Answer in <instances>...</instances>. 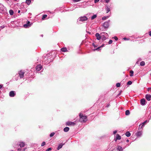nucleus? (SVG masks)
Segmentation results:
<instances>
[{
  "instance_id": "nucleus-28",
  "label": "nucleus",
  "mask_w": 151,
  "mask_h": 151,
  "mask_svg": "<svg viewBox=\"0 0 151 151\" xmlns=\"http://www.w3.org/2000/svg\"><path fill=\"white\" fill-rule=\"evenodd\" d=\"M97 17L96 14H94L91 17V19L93 20Z\"/></svg>"
},
{
  "instance_id": "nucleus-11",
  "label": "nucleus",
  "mask_w": 151,
  "mask_h": 151,
  "mask_svg": "<svg viewBox=\"0 0 151 151\" xmlns=\"http://www.w3.org/2000/svg\"><path fill=\"white\" fill-rule=\"evenodd\" d=\"M124 149V148H123L121 146L119 145L117 146L116 149V150L118 151H123V150Z\"/></svg>"
},
{
  "instance_id": "nucleus-9",
  "label": "nucleus",
  "mask_w": 151,
  "mask_h": 151,
  "mask_svg": "<svg viewBox=\"0 0 151 151\" xmlns=\"http://www.w3.org/2000/svg\"><path fill=\"white\" fill-rule=\"evenodd\" d=\"M95 36L96 39L98 40H100L101 39V35H100L99 33H97L96 34Z\"/></svg>"
},
{
  "instance_id": "nucleus-39",
  "label": "nucleus",
  "mask_w": 151,
  "mask_h": 151,
  "mask_svg": "<svg viewBox=\"0 0 151 151\" xmlns=\"http://www.w3.org/2000/svg\"><path fill=\"white\" fill-rule=\"evenodd\" d=\"M113 38H114L115 39V40L116 41H117L118 40V38L116 36L114 37Z\"/></svg>"
},
{
  "instance_id": "nucleus-16",
  "label": "nucleus",
  "mask_w": 151,
  "mask_h": 151,
  "mask_svg": "<svg viewBox=\"0 0 151 151\" xmlns=\"http://www.w3.org/2000/svg\"><path fill=\"white\" fill-rule=\"evenodd\" d=\"M4 9V6L3 4L0 3V12H2Z\"/></svg>"
},
{
  "instance_id": "nucleus-3",
  "label": "nucleus",
  "mask_w": 151,
  "mask_h": 151,
  "mask_svg": "<svg viewBox=\"0 0 151 151\" xmlns=\"http://www.w3.org/2000/svg\"><path fill=\"white\" fill-rule=\"evenodd\" d=\"M101 39L102 40L104 41L106 40L108 37V34L106 33L103 32L101 33Z\"/></svg>"
},
{
  "instance_id": "nucleus-37",
  "label": "nucleus",
  "mask_w": 151,
  "mask_h": 151,
  "mask_svg": "<svg viewBox=\"0 0 151 151\" xmlns=\"http://www.w3.org/2000/svg\"><path fill=\"white\" fill-rule=\"evenodd\" d=\"M45 145V142H42L41 143V146L42 147L44 146Z\"/></svg>"
},
{
  "instance_id": "nucleus-58",
  "label": "nucleus",
  "mask_w": 151,
  "mask_h": 151,
  "mask_svg": "<svg viewBox=\"0 0 151 151\" xmlns=\"http://www.w3.org/2000/svg\"><path fill=\"white\" fill-rule=\"evenodd\" d=\"M51 61V60H50V61H49V62H50Z\"/></svg>"
},
{
  "instance_id": "nucleus-43",
  "label": "nucleus",
  "mask_w": 151,
  "mask_h": 151,
  "mask_svg": "<svg viewBox=\"0 0 151 151\" xmlns=\"http://www.w3.org/2000/svg\"><path fill=\"white\" fill-rule=\"evenodd\" d=\"M100 0H94V3L95 4L96 3L98 2Z\"/></svg>"
},
{
  "instance_id": "nucleus-14",
  "label": "nucleus",
  "mask_w": 151,
  "mask_h": 151,
  "mask_svg": "<svg viewBox=\"0 0 151 151\" xmlns=\"http://www.w3.org/2000/svg\"><path fill=\"white\" fill-rule=\"evenodd\" d=\"M146 101L144 99H142L140 100V104L142 105H144L145 104Z\"/></svg>"
},
{
  "instance_id": "nucleus-18",
  "label": "nucleus",
  "mask_w": 151,
  "mask_h": 151,
  "mask_svg": "<svg viewBox=\"0 0 151 151\" xmlns=\"http://www.w3.org/2000/svg\"><path fill=\"white\" fill-rule=\"evenodd\" d=\"M121 136H120L119 134H117L116 138V141L117 140H120L121 139Z\"/></svg>"
},
{
  "instance_id": "nucleus-20",
  "label": "nucleus",
  "mask_w": 151,
  "mask_h": 151,
  "mask_svg": "<svg viewBox=\"0 0 151 151\" xmlns=\"http://www.w3.org/2000/svg\"><path fill=\"white\" fill-rule=\"evenodd\" d=\"M61 51L63 52H65L68 51L67 48L65 47H63L61 49Z\"/></svg>"
},
{
  "instance_id": "nucleus-48",
  "label": "nucleus",
  "mask_w": 151,
  "mask_h": 151,
  "mask_svg": "<svg viewBox=\"0 0 151 151\" xmlns=\"http://www.w3.org/2000/svg\"><path fill=\"white\" fill-rule=\"evenodd\" d=\"M109 0H104L105 2L106 3H108L109 2Z\"/></svg>"
},
{
  "instance_id": "nucleus-36",
  "label": "nucleus",
  "mask_w": 151,
  "mask_h": 151,
  "mask_svg": "<svg viewBox=\"0 0 151 151\" xmlns=\"http://www.w3.org/2000/svg\"><path fill=\"white\" fill-rule=\"evenodd\" d=\"M132 82L131 81H128L127 83V85H131L132 84Z\"/></svg>"
},
{
  "instance_id": "nucleus-35",
  "label": "nucleus",
  "mask_w": 151,
  "mask_h": 151,
  "mask_svg": "<svg viewBox=\"0 0 151 151\" xmlns=\"http://www.w3.org/2000/svg\"><path fill=\"white\" fill-rule=\"evenodd\" d=\"M121 84L119 83H116V86L117 87H119L120 86Z\"/></svg>"
},
{
  "instance_id": "nucleus-10",
  "label": "nucleus",
  "mask_w": 151,
  "mask_h": 151,
  "mask_svg": "<svg viewBox=\"0 0 151 151\" xmlns=\"http://www.w3.org/2000/svg\"><path fill=\"white\" fill-rule=\"evenodd\" d=\"M42 68V66L41 65L39 64L36 66V69L37 71H39Z\"/></svg>"
},
{
  "instance_id": "nucleus-12",
  "label": "nucleus",
  "mask_w": 151,
  "mask_h": 151,
  "mask_svg": "<svg viewBox=\"0 0 151 151\" xmlns=\"http://www.w3.org/2000/svg\"><path fill=\"white\" fill-rule=\"evenodd\" d=\"M145 98L147 100L150 101L151 99V95L150 94H146L145 96Z\"/></svg>"
},
{
  "instance_id": "nucleus-59",
  "label": "nucleus",
  "mask_w": 151,
  "mask_h": 151,
  "mask_svg": "<svg viewBox=\"0 0 151 151\" xmlns=\"http://www.w3.org/2000/svg\"><path fill=\"white\" fill-rule=\"evenodd\" d=\"M150 76H151V73H150Z\"/></svg>"
},
{
  "instance_id": "nucleus-27",
  "label": "nucleus",
  "mask_w": 151,
  "mask_h": 151,
  "mask_svg": "<svg viewBox=\"0 0 151 151\" xmlns=\"http://www.w3.org/2000/svg\"><path fill=\"white\" fill-rule=\"evenodd\" d=\"M145 62L144 61H142L140 63V65L142 66H144L145 65Z\"/></svg>"
},
{
  "instance_id": "nucleus-21",
  "label": "nucleus",
  "mask_w": 151,
  "mask_h": 151,
  "mask_svg": "<svg viewBox=\"0 0 151 151\" xmlns=\"http://www.w3.org/2000/svg\"><path fill=\"white\" fill-rule=\"evenodd\" d=\"M69 130V128L68 127H66L63 129V131L65 132H67Z\"/></svg>"
},
{
  "instance_id": "nucleus-23",
  "label": "nucleus",
  "mask_w": 151,
  "mask_h": 151,
  "mask_svg": "<svg viewBox=\"0 0 151 151\" xmlns=\"http://www.w3.org/2000/svg\"><path fill=\"white\" fill-rule=\"evenodd\" d=\"M125 135L127 137H129L130 136L131 134L129 132H127L125 134Z\"/></svg>"
},
{
  "instance_id": "nucleus-7",
  "label": "nucleus",
  "mask_w": 151,
  "mask_h": 151,
  "mask_svg": "<svg viewBox=\"0 0 151 151\" xmlns=\"http://www.w3.org/2000/svg\"><path fill=\"white\" fill-rule=\"evenodd\" d=\"M76 124L75 122H71L68 121L66 123V126H74Z\"/></svg>"
},
{
  "instance_id": "nucleus-5",
  "label": "nucleus",
  "mask_w": 151,
  "mask_h": 151,
  "mask_svg": "<svg viewBox=\"0 0 151 151\" xmlns=\"http://www.w3.org/2000/svg\"><path fill=\"white\" fill-rule=\"evenodd\" d=\"M142 133H143V132L142 130H141V131L139 130V131H138L137 132V133H135V134L136 136H137V138H138L142 136Z\"/></svg>"
},
{
  "instance_id": "nucleus-26",
  "label": "nucleus",
  "mask_w": 151,
  "mask_h": 151,
  "mask_svg": "<svg viewBox=\"0 0 151 151\" xmlns=\"http://www.w3.org/2000/svg\"><path fill=\"white\" fill-rule=\"evenodd\" d=\"M130 111L129 110H127L125 111V115H128L130 114Z\"/></svg>"
},
{
  "instance_id": "nucleus-17",
  "label": "nucleus",
  "mask_w": 151,
  "mask_h": 151,
  "mask_svg": "<svg viewBox=\"0 0 151 151\" xmlns=\"http://www.w3.org/2000/svg\"><path fill=\"white\" fill-rule=\"evenodd\" d=\"M19 145L21 147H24L25 145V143L24 142H20L19 144Z\"/></svg>"
},
{
  "instance_id": "nucleus-44",
  "label": "nucleus",
  "mask_w": 151,
  "mask_h": 151,
  "mask_svg": "<svg viewBox=\"0 0 151 151\" xmlns=\"http://www.w3.org/2000/svg\"><path fill=\"white\" fill-rule=\"evenodd\" d=\"M147 91H150L151 92V87H150V88H148Z\"/></svg>"
},
{
  "instance_id": "nucleus-8",
  "label": "nucleus",
  "mask_w": 151,
  "mask_h": 151,
  "mask_svg": "<svg viewBox=\"0 0 151 151\" xmlns=\"http://www.w3.org/2000/svg\"><path fill=\"white\" fill-rule=\"evenodd\" d=\"M16 94L15 92L14 91H11L9 93V96L11 97L14 96Z\"/></svg>"
},
{
  "instance_id": "nucleus-22",
  "label": "nucleus",
  "mask_w": 151,
  "mask_h": 151,
  "mask_svg": "<svg viewBox=\"0 0 151 151\" xmlns=\"http://www.w3.org/2000/svg\"><path fill=\"white\" fill-rule=\"evenodd\" d=\"M148 122L149 121L146 120L141 124L142 126V127L143 126V127H144L146 124L147 123V122Z\"/></svg>"
},
{
  "instance_id": "nucleus-45",
  "label": "nucleus",
  "mask_w": 151,
  "mask_h": 151,
  "mask_svg": "<svg viewBox=\"0 0 151 151\" xmlns=\"http://www.w3.org/2000/svg\"><path fill=\"white\" fill-rule=\"evenodd\" d=\"M50 55V54H48L47 55V60H48V57H49V56Z\"/></svg>"
},
{
  "instance_id": "nucleus-24",
  "label": "nucleus",
  "mask_w": 151,
  "mask_h": 151,
  "mask_svg": "<svg viewBox=\"0 0 151 151\" xmlns=\"http://www.w3.org/2000/svg\"><path fill=\"white\" fill-rule=\"evenodd\" d=\"M31 2V0H26V3L28 5L30 4Z\"/></svg>"
},
{
  "instance_id": "nucleus-57",
  "label": "nucleus",
  "mask_w": 151,
  "mask_h": 151,
  "mask_svg": "<svg viewBox=\"0 0 151 151\" xmlns=\"http://www.w3.org/2000/svg\"><path fill=\"white\" fill-rule=\"evenodd\" d=\"M41 36L42 37H43V35H41Z\"/></svg>"
},
{
  "instance_id": "nucleus-56",
  "label": "nucleus",
  "mask_w": 151,
  "mask_h": 151,
  "mask_svg": "<svg viewBox=\"0 0 151 151\" xmlns=\"http://www.w3.org/2000/svg\"><path fill=\"white\" fill-rule=\"evenodd\" d=\"M20 12V11L19 10L18 12V13H19Z\"/></svg>"
},
{
  "instance_id": "nucleus-19",
  "label": "nucleus",
  "mask_w": 151,
  "mask_h": 151,
  "mask_svg": "<svg viewBox=\"0 0 151 151\" xmlns=\"http://www.w3.org/2000/svg\"><path fill=\"white\" fill-rule=\"evenodd\" d=\"M106 13H107L110 11V9L108 6H106Z\"/></svg>"
},
{
  "instance_id": "nucleus-41",
  "label": "nucleus",
  "mask_w": 151,
  "mask_h": 151,
  "mask_svg": "<svg viewBox=\"0 0 151 151\" xmlns=\"http://www.w3.org/2000/svg\"><path fill=\"white\" fill-rule=\"evenodd\" d=\"M52 150V148L50 147H49L47 149L46 151H50Z\"/></svg>"
},
{
  "instance_id": "nucleus-1",
  "label": "nucleus",
  "mask_w": 151,
  "mask_h": 151,
  "mask_svg": "<svg viewBox=\"0 0 151 151\" xmlns=\"http://www.w3.org/2000/svg\"><path fill=\"white\" fill-rule=\"evenodd\" d=\"M80 118V120L81 122H85L87 120V117L86 116H83L82 113H80L79 115Z\"/></svg>"
},
{
  "instance_id": "nucleus-40",
  "label": "nucleus",
  "mask_w": 151,
  "mask_h": 151,
  "mask_svg": "<svg viewBox=\"0 0 151 151\" xmlns=\"http://www.w3.org/2000/svg\"><path fill=\"white\" fill-rule=\"evenodd\" d=\"M123 39L125 40H130V39L127 38L126 37H124L123 38Z\"/></svg>"
},
{
  "instance_id": "nucleus-55",
  "label": "nucleus",
  "mask_w": 151,
  "mask_h": 151,
  "mask_svg": "<svg viewBox=\"0 0 151 151\" xmlns=\"http://www.w3.org/2000/svg\"><path fill=\"white\" fill-rule=\"evenodd\" d=\"M116 151V150H115V149H114L113 150H112L111 151Z\"/></svg>"
},
{
  "instance_id": "nucleus-32",
  "label": "nucleus",
  "mask_w": 151,
  "mask_h": 151,
  "mask_svg": "<svg viewBox=\"0 0 151 151\" xmlns=\"http://www.w3.org/2000/svg\"><path fill=\"white\" fill-rule=\"evenodd\" d=\"M47 17V15L46 14H44L42 16V19L43 20L45 19Z\"/></svg>"
},
{
  "instance_id": "nucleus-51",
  "label": "nucleus",
  "mask_w": 151,
  "mask_h": 151,
  "mask_svg": "<svg viewBox=\"0 0 151 151\" xmlns=\"http://www.w3.org/2000/svg\"><path fill=\"white\" fill-rule=\"evenodd\" d=\"M3 86V85H2L1 84L0 85V89H1L2 88Z\"/></svg>"
},
{
  "instance_id": "nucleus-42",
  "label": "nucleus",
  "mask_w": 151,
  "mask_h": 151,
  "mask_svg": "<svg viewBox=\"0 0 151 151\" xmlns=\"http://www.w3.org/2000/svg\"><path fill=\"white\" fill-rule=\"evenodd\" d=\"M112 42V40H110L108 42L109 44H110Z\"/></svg>"
},
{
  "instance_id": "nucleus-34",
  "label": "nucleus",
  "mask_w": 151,
  "mask_h": 151,
  "mask_svg": "<svg viewBox=\"0 0 151 151\" xmlns=\"http://www.w3.org/2000/svg\"><path fill=\"white\" fill-rule=\"evenodd\" d=\"M144 127L142 126H142L141 125V124H140L139 126V127H138V130H140L141 129H142V128H143Z\"/></svg>"
},
{
  "instance_id": "nucleus-52",
  "label": "nucleus",
  "mask_w": 151,
  "mask_h": 151,
  "mask_svg": "<svg viewBox=\"0 0 151 151\" xmlns=\"http://www.w3.org/2000/svg\"><path fill=\"white\" fill-rule=\"evenodd\" d=\"M149 35L150 36H151V31L149 32Z\"/></svg>"
},
{
  "instance_id": "nucleus-38",
  "label": "nucleus",
  "mask_w": 151,
  "mask_h": 151,
  "mask_svg": "<svg viewBox=\"0 0 151 151\" xmlns=\"http://www.w3.org/2000/svg\"><path fill=\"white\" fill-rule=\"evenodd\" d=\"M81 0H73V1L74 2H77L81 1Z\"/></svg>"
},
{
  "instance_id": "nucleus-49",
  "label": "nucleus",
  "mask_w": 151,
  "mask_h": 151,
  "mask_svg": "<svg viewBox=\"0 0 151 151\" xmlns=\"http://www.w3.org/2000/svg\"><path fill=\"white\" fill-rule=\"evenodd\" d=\"M110 103H108V104L106 106V107H109V106H110Z\"/></svg>"
},
{
  "instance_id": "nucleus-50",
  "label": "nucleus",
  "mask_w": 151,
  "mask_h": 151,
  "mask_svg": "<svg viewBox=\"0 0 151 151\" xmlns=\"http://www.w3.org/2000/svg\"><path fill=\"white\" fill-rule=\"evenodd\" d=\"M27 23L28 24H30V22L29 21H27Z\"/></svg>"
},
{
  "instance_id": "nucleus-6",
  "label": "nucleus",
  "mask_w": 151,
  "mask_h": 151,
  "mask_svg": "<svg viewBox=\"0 0 151 151\" xmlns=\"http://www.w3.org/2000/svg\"><path fill=\"white\" fill-rule=\"evenodd\" d=\"M110 22V20H109L105 22L103 24V26L106 29L108 28L109 26V23Z\"/></svg>"
},
{
  "instance_id": "nucleus-13",
  "label": "nucleus",
  "mask_w": 151,
  "mask_h": 151,
  "mask_svg": "<svg viewBox=\"0 0 151 151\" xmlns=\"http://www.w3.org/2000/svg\"><path fill=\"white\" fill-rule=\"evenodd\" d=\"M65 144V143H60L58 145V147L57 148V149L58 150H59L61 148H62L63 146V145H64Z\"/></svg>"
},
{
  "instance_id": "nucleus-30",
  "label": "nucleus",
  "mask_w": 151,
  "mask_h": 151,
  "mask_svg": "<svg viewBox=\"0 0 151 151\" xmlns=\"http://www.w3.org/2000/svg\"><path fill=\"white\" fill-rule=\"evenodd\" d=\"M130 73L131 74L130 76L131 77L133 76L134 71L132 70H130Z\"/></svg>"
},
{
  "instance_id": "nucleus-25",
  "label": "nucleus",
  "mask_w": 151,
  "mask_h": 151,
  "mask_svg": "<svg viewBox=\"0 0 151 151\" xmlns=\"http://www.w3.org/2000/svg\"><path fill=\"white\" fill-rule=\"evenodd\" d=\"M109 16H107L103 17L102 18V19L103 20H105L106 19L109 18Z\"/></svg>"
},
{
  "instance_id": "nucleus-31",
  "label": "nucleus",
  "mask_w": 151,
  "mask_h": 151,
  "mask_svg": "<svg viewBox=\"0 0 151 151\" xmlns=\"http://www.w3.org/2000/svg\"><path fill=\"white\" fill-rule=\"evenodd\" d=\"M101 48V47L100 46H99V47H98L97 48H96V49H93V50L94 51H95L96 50H98V51H99L100 49V48Z\"/></svg>"
},
{
  "instance_id": "nucleus-4",
  "label": "nucleus",
  "mask_w": 151,
  "mask_h": 151,
  "mask_svg": "<svg viewBox=\"0 0 151 151\" xmlns=\"http://www.w3.org/2000/svg\"><path fill=\"white\" fill-rule=\"evenodd\" d=\"M88 19V18L86 16H83L79 17L78 18V21L83 22L87 20Z\"/></svg>"
},
{
  "instance_id": "nucleus-53",
  "label": "nucleus",
  "mask_w": 151,
  "mask_h": 151,
  "mask_svg": "<svg viewBox=\"0 0 151 151\" xmlns=\"http://www.w3.org/2000/svg\"><path fill=\"white\" fill-rule=\"evenodd\" d=\"M104 44H103L101 46H100V47H101V48L102 47H103L104 46Z\"/></svg>"
},
{
  "instance_id": "nucleus-46",
  "label": "nucleus",
  "mask_w": 151,
  "mask_h": 151,
  "mask_svg": "<svg viewBox=\"0 0 151 151\" xmlns=\"http://www.w3.org/2000/svg\"><path fill=\"white\" fill-rule=\"evenodd\" d=\"M93 47H94V48H95L97 46V45H95L94 43H93Z\"/></svg>"
},
{
  "instance_id": "nucleus-54",
  "label": "nucleus",
  "mask_w": 151,
  "mask_h": 151,
  "mask_svg": "<svg viewBox=\"0 0 151 151\" xmlns=\"http://www.w3.org/2000/svg\"><path fill=\"white\" fill-rule=\"evenodd\" d=\"M129 139H127L126 140V142H129Z\"/></svg>"
},
{
  "instance_id": "nucleus-29",
  "label": "nucleus",
  "mask_w": 151,
  "mask_h": 151,
  "mask_svg": "<svg viewBox=\"0 0 151 151\" xmlns=\"http://www.w3.org/2000/svg\"><path fill=\"white\" fill-rule=\"evenodd\" d=\"M9 13L11 15H12L13 14L14 12L13 11V10H12V9H10L9 11Z\"/></svg>"
},
{
  "instance_id": "nucleus-33",
  "label": "nucleus",
  "mask_w": 151,
  "mask_h": 151,
  "mask_svg": "<svg viewBox=\"0 0 151 151\" xmlns=\"http://www.w3.org/2000/svg\"><path fill=\"white\" fill-rule=\"evenodd\" d=\"M55 133L54 132L51 133L50 135V137H53V136H54V135H55Z\"/></svg>"
},
{
  "instance_id": "nucleus-47",
  "label": "nucleus",
  "mask_w": 151,
  "mask_h": 151,
  "mask_svg": "<svg viewBox=\"0 0 151 151\" xmlns=\"http://www.w3.org/2000/svg\"><path fill=\"white\" fill-rule=\"evenodd\" d=\"M117 131L116 130L113 132V133L114 134H115L117 133Z\"/></svg>"
},
{
  "instance_id": "nucleus-15",
  "label": "nucleus",
  "mask_w": 151,
  "mask_h": 151,
  "mask_svg": "<svg viewBox=\"0 0 151 151\" xmlns=\"http://www.w3.org/2000/svg\"><path fill=\"white\" fill-rule=\"evenodd\" d=\"M32 24V23L30 24H28L27 23L25 24L23 26L25 28H29L31 26V25Z\"/></svg>"
},
{
  "instance_id": "nucleus-2",
  "label": "nucleus",
  "mask_w": 151,
  "mask_h": 151,
  "mask_svg": "<svg viewBox=\"0 0 151 151\" xmlns=\"http://www.w3.org/2000/svg\"><path fill=\"white\" fill-rule=\"evenodd\" d=\"M24 73L23 71H22V70L19 71L18 73V75H16L15 80L17 81L18 79V77L17 76H19L20 77V79L23 78L24 77Z\"/></svg>"
}]
</instances>
